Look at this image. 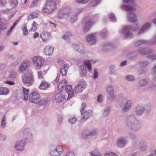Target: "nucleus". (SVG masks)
Wrapping results in <instances>:
<instances>
[{
    "instance_id": "obj_23",
    "label": "nucleus",
    "mask_w": 156,
    "mask_h": 156,
    "mask_svg": "<svg viewBox=\"0 0 156 156\" xmlns=\"http://www.w3.org/2000/svg\"><path fill=\"white\" fill-rule=\"evenodd\" d=\"M24 137L23 139L25 140L26 142V140L30 142L33 141L34 139V136L33 134L30 132H27V130H25L24 132L23 135Z\"/></svg>"
},
{
    "instance_id": "obj_49",
    "label": "nucleus",
    "mask_w": 156,
    "mask_h": 156,
    "mask_svg": "<svg viewBox=\"0 0 156 156\" xmlns=\"http://www.w3.org/2000/svg\"><path fill=\"white\" fill-rule=\"evenodd\" d=\"M11 6L13 8L16 7L18 4V0H9Z\"/></svg>"
},
{
    "instance_id": "obj_14",
    "label": "nucleus",
    "mask_w": 156,
    "mask_h": 156,
    "mask_svg": "<svg viewBox=\"0 0 156 156\" xmlns=\"http://www.w3.org/2000/svg\"><path fill=\"white\" fill-rule=\"evenodd\" d=\"M16 12V9L12 8V9H3L1 11L0 13L6 15L8 19L10 20L14 16Z\"/></svg>"
},
{
    "instance_id": "obj_41",
    "label": "nucleus",
    "mask_w": 156,
    "mask_h": 156,
    "mask_svg": "<svg viewBox=\"0 0 156 156\" xmlns=\"http://www.w3.org/2000/svg\"><path fill=\"white\" fill-rule=\"evenodd\" d=\"M67 84V80L66 79L63 80L60 83H59V85L57 84V89L59 90L60 88H62L64 86H66Z\"/></svg>"
},
{
    "instance_id": "obj_26",
    "label": "nucleus",
    "mask_w": 156,
    "mask_h": 156,
    "mask_svg": "<svg viewBox=\"0 0 156 156\" xmlns=\"http://www.w3.org/2000/svg\"><path fill=\"white\" fill-rule=\"evenodd\" d=\"M40 37L43 42H46L51 38V35L50 33L44 31L42 32V34L40 35Z\"/></svg>"
},
{
    "instance_id": "obj_12",
    "label": "nucleus",
    "mask_w": 156,
    "mask_h": 156,
    "mask_svg": "<svg viewBox=\"0 0 156 156\" xmlns=\"http://www.w3.org/2000/svg\"><path fill=\"white\" fill-rule=\"evenodd\" d=\"M86 86V82L84 80H80L77 85L75 88V92L76 93L81 92L85 88Z\"/></svg>"
},
{
    "instance_id": "obj_3",
    "label": "nucleus",
    "mask_w": 156,
    "mask_h": 156,
    "mask_svg": "<svg viewBox=\"0 0 156 156\" xmlns=\"http://www.w3.org/2000/svg\"><path fill=\"white\" fill-rule=\"evenodd\" d=\"M64 151L62 146L60 145H51L49 148L48 156H60L62 155Z\"/></svg>"
},
{
    "instance_id": "obj_42",
    "label": "nucleus",
    "mask_w": 156,
    "mask_h": 156,
    "mask_svg": "<svg viewBox=\"0 0 156 156\" xmlns=\"http://www.w3.org/2000/svg\"><path fill=\"white\" fill-rule=\"evenodd\" d=\"M9 73V77L12 79H15L16 78L17 76V73L16 72L13 71H10L9 72H8L6 73Z\"/></svg>"
},
{
    "instance_id": "obj_25",
    "label": "nucleus",
    "mask_w": 156,
    "mask_h": 156,
    "mask_svg": "<svg viewBox=\"0 0 156 156\" xmlns=\"http://www.w3.org/2000/svg\"><path fill=\"white\" fill-rule=\"evenodd\" d=\"M94 23V21L90 19L88 20L85 24L83 29V31L84 32L88 31Z\"/></svg>"
},
{
    "instance_id": "obj_22",
    "label": "nucleus",
    "mask_w": 156,
    "mask_h": 156,
    "mask_svg": "<svg viewBox=\"0 0 156 156\" xmlns=\"http://www.w3.org/2000/svg\"><path fill=\"white\" fill-rule=\"evenodd\" d=\"M65 90L68 96L67 100L72 97L74 95L73 89L71 85H67L65 87Z\"/></svg>"
},
{
    "instance_id": "obj_59",
    "label": "nucleus",
    "mask_w": 156,
    "mask_h": 156,
    "mask_svg": "<svg viewBox=\"0 0 156 156\" xmlns=\"http://www.w3.org/2000/svg\"><path fill=\"white\" fill-rule=\"evenodd\" d=\"M40 0H33L32 2V4L30 5V7H33L34 6H37V3L40 1Z\"/></svg>"
},
{
    "instance_id": "obj_51",
    "label": "nucleus",
    "mask_w": 156,
    "mask_h": 156,
    "mask_svg": "<svg viewBox=\"0 0 156 156\" xmlns=\"http://www.w3.org/2000/svg\"><path fill=\"white\" fill-rule=\"evenodd\" d=\"M77 120L76 118L74 116H72L69 118V122L71 124H75Z\"/></svg>"
},
{
    "instance_id": "obj_21",
    "label": "nucleus",
    "mask_w": 156,
    "mask_h": 156,
    "mask_svg": "<svg viewBox=\"0 0 156 156\" xmlns=\"http://www.w3.org/2000/svg\"><path fill=\"white\" fill-rule=\"evenodd\" d=\"M73 46L74 48L80 54H84L85 48L83 44L80 43L74 44L73 45Z\"/></svg>"
},
{
    "instance_id": "obj_58",
    "label": "nucleus",
    "mask_w": 156,
    "mask_h": 156,
    "mask_svg": "<svg viewBox=\"0 0 156 156\" xmlns=\"http://www.w3.org/2000/svg\"><path fill=\"white\" fill-rule=\"evenodd\" d=\"M7 3V0H0V7H5Z\"/></svg>"
},
{
    "instance_id": "obj_57",
    "label": "nucleus",
    "mask_w": 156,
    "mask_h": 156,
    "mask_svg": "<svg viewBox=\"0 0 156 156\" xmlns=\"http://www.w3.org/2000/svg\"><path fill=\"white\" fill-rule=\"evenodd\" d=\"M105 156H119L114 152H108L105 154Z\"/></svg>"
},
{
    "instance_id": "obj_15",
    "label": "nucleus",
    "mask_w": 156,
    "mask_h": 156,
    "mask_svg": "<svg viewBox=\"0 0 156 156\" xmlns=\"http://www.w3.org/2000/svg\"><path fill=\"white\" fill-rule=\"evenodd\" d=\"M114 48L113 44L110 42H106L103 43L101 47V51L104 52L112 51Z\"/></svg>"
},
{
    "instance_id": "obj_62",
    "label": "nucleus",
    "mask_w": 156,
    "mask_h": 156,
    "mask_svg": "<svg viewBox=\"0 0 156 156\" xmlns=\"http://www.w3.org/2000/svg\"><path fill=\"white\" fill-rule=\"evenodd\" d=\"M103 100V96L101 94H99L98 95L97 100L98 102H101Z\"/></svg>"
},
{
    "instance_id": "obj_1",
    "label": "nucleus",
    "mask_w": 156,
    "mask_h": 156,
    "mask_svg": "<svg viewBox=\"0 0 156 156\" xmlns=\"http://www.w3.org/2000/svg\"><path fill=\"white\" fill-rule=\"evenodd\" d=\"M61 2L60 0H47L43 6L42 11L45 14L52 13L57 9V4Z\"/></svg>"
},
{
    "instance_id": "obj_40",
    "label": "nucleus",
    "mask_w": 156,
    "mask_h": 156,
    "mask_svg": "<svg viewBox=\"0 0 156 156\" xmlns=\"http://www.w3.org/2000/svg\"><path fill=\"white\" fill-rule=\"evenodd\" d=\"M84 64L86 66V67H87L88 70L89 72H90L92 69L91 64L89 60H85L84 61Z\"/></svg>"
},
{
    "instance_id": "obj_2",
    "label": "nucleus",
    "mask_w": 156,
    "mask_h": 156,
    "mask_svg": "<svg viewBox=\"0 0 156 156\" xmlns=\"http://www.w3.org/2000/svg\"><path fill=\"white\" fill-rule=\"evenodd\" d=\"M126 125L129 129L134 132L138 131L140 128L139 122L133 116H129L128 117Z\"/></svg>"
},
{
    "instance_id": "obj_17",
    "label": "nucleus",
    "mask_w": 156,
    "mask_h": 156,
    "mask_svg": "<svg viewBox=\"0 0 156 156\" xmlns=\"http://www.w3.org/2000/svg\"><path fill=\"white\" fill-rule=\"evenodd\" d=\"M145 109V108L144 105L141 104H138L136 107L135 113L137 115L141 116L143 114Z\"/></svg>"
},
{
    "instance_id": "obj_16",
    "label": "nucleus",
    "mask_w": 156,
    "mask_h": 156,
    "mask_svg": "<svg viewBox=\"0 0 156 156\" xmlns=\"http://www.w3.org/2000/svg\"><path fill=\"white\" fill-rule=\"evenodd\" d=\"M127 142L128 140L126 138L121 136L117 138L116 145L119 147L123 148L126 145Z\"/></svg>"
},
{
    "instance_id": "obj_18",
    "label": "nucleus",
    "mask_w": 156,
    "mask_h": 156,
    "mask_svg": "<svg viewBox=\"0 0 156 156\" xmlns=\"http://www.w3.org/2000/svg\"><path fill=\"white\" fill-rule=\"evenodd\" d=\"M80 111L82 115V120L83 121H86L92 114V111L90 109L86 110L84 112L82 110Z\"/></svg>"
},
{
    "instance_id": "obj_52",
    "label": "nucleus",
    "mask_w": 156,
    "mask_h": 156,
    "mask_svg": "<svg viewBox=\"0 0 156 156\" xmlns=\"http://www.w3.org/2000/svg\"><path fill=\"white\" fill-rule=\"evenodd\" d=\"M90 131L88 130H84L82 133V135L83 137L86 138L88 136H90Z\"/></svg>"
},
{
    "instance_id": "obj_37",
    "label": "nucleus",
    "mask_w": 156,
    "mask_h": 156,
    "mask_svg": "<svg viewBox=\"0 0 156 156\" xmlns=\"http://www.w3.org/2000/svg\"><path fill=\"white\" fill-rule=\"evenodd\" d=\"M23 95L24 96V100L27 101L28 99L29 90L23 87Z\"/></svg>"
},
{
    "instance_id": "obj_44",
    "label": "nucleus",
    "mask_w": 156,
    "mask_h": 156,
    "mask_svg": "<svg viewBox=\"0 0 156 156\" xmlns=\"http://www.w3.org/2000/svg\"><path fill=\"white\" fill-rule=\"evenodd\" d=\"M149 63L148 60H142L139 62V65L141 67H145L147 66Z\"/></svg>"
},
{
    "instance_id": "obj_19",
    "label": "nucleus",
    "mask_w": 156,
    "mask_h": 156,
    "mask_svg": "<svg viewBox=\"0 0 156 156\" xmlns=\"http://www.w3.org/2000/svg\"><path fill=\"white\" fill-rule=\"evenodd\" d=\"M127 18L128 20L133 23H136L137 21L136 14L133 12H129L127 14Z\"/></svg>"
},
{
    "instance_id": "obj_24",
    "label": "nucleus",
    "mask_w": 156,
    "mask_h": 156,
    "mask_svg": "<svg viewBox=\"0 0 156 156\" xmlns=\"http://www.w3.org/2000/svg\"><path fill=\"white\" fill-rule=\"evenodd\" d=\"M54 52V48L52 46H47L44 50V53L45 55L48 56H51Z\"/></svg>"
},
{
    "instance_id": "obj_7",
    "label": "nucleus",
    "mask_w": 156,
    "mask_h": 156,
    "mask_svg": "<svg viewBox=\"0 0 156 156\" xmlns=\"http://www.w3.org/2000/svg\"><path fill=\"white\" fill-rule=\"evenodd\" d=\"M31 61L36 69H39L43 66L44 60L43 58L39 56H36L34 57Z\"/></svg>"
},
{
    "instance_id": "obj_38",
    "label": "nucleus",
    "mask_w": 156,
    "mask_h": 156,
    "mask_svg": "<svg viewBox=\"0 0 156 156\" xmlns=\"http://www.w3.org/2000/svg\"><path fill=\"white\" fill-rule=\"evenodd\" d=\"M111 108L110 106H107L105 108L103 113V116L104 117L108 116L109 114Z\"/></svg>"
},
{
    "instance_id": "obj_31",
    "label": "nucleus",
    "mask_w": 156,
    "mask_h": 156,
    "mask_svg": "<svg viewBox=\"0 0 156 156\" xmlns=\"http://www.w3.org/2000/svg\"><path fill=\"white\" fill-rule=\"evenodd\" d=\"M50 84L44 80L42 81L39 87V88L42 90H45L49 87Z\"/></svg>"
},
{
    "instance_id": "obj_50",
    "label": "nucleus",
    "mask_w": 156,
    "mask_h": 156,
    "mask_svg": "<svg viewBox=\"0 0 156 156\" xmlns=\"http://www.w3.org/2000/svg\"><path fill=\"white\" fill-rule=\"evenodd\" d=\"M110 73L111 74L115 75L116 74V70L114 66L111 65L109 66Z\"/></svg>"
},
{
    "instance_id": "obj_46",
    "label": "nucleus",
    "mask_w": 156,
    "mask_h": 156,
    "mask_svg": "<svg viewBox=\"0 0 156 156\" xmlns=\"http://www.w3.org/2000/svg\"><path fill=\"white\" fill-rule=\"evenodd\" d=\"M99 34L102 37H105L108 34L107 30L106 29H103L99 32Z\"/></svg>"
},
{
    "instance_id": "obj_48",
    "label": "nucleus",
    "mask_w": 156,
    "mask_h": 156,
    "mask_svg": "<svg viewBox=\"0 0 156 156\" xmlns=\"http://www.w3.org/2000/svg\"><path fill=\"white\" fill-rule=\"evenodd\" d=\"M108 17L110 21L112 22H116L117 21L115 14L112 12L109 13L108 15Z\"/></svg>"
},
{
    "instance_id": "obj_27",
    "label": "nucleus",
    "mask_w": 156,
    "mask_h": 156,
    "mask_svg": "<svg viewBox=\"0 0 156 156\" xmlns=\"http://www.w3.org/2000/svg\"><path fill=\"white\" fill-rule=\"evenodd\" d=\"M138 51L141 54L143 55H149L153 52V50L152 49L143 47L140 48L138 49Z\"/></svg>"
},
{
    "instance_id": "obj_39",
    "label": "nucleus",
    "mask_w": 156,
    "mask_h": 156,
    "mask_svg": "<svg viewBox=\"0 0 156 156\" xmlns=\"http://www.w3.org/2000/svg\"><path fill=\"white\" fill-rule=\"evenodd\" d=\"M38 13L37 12H32L30 13L28 16L27 19L28 20L37 18L38 16Z\"/></svg>"
},
{
    "instance_id": "obj_8",
    "label": "nucleus",
    "mask_w": 156,
    "mask_h": 156,
    "mask_svg": "<svg viewBox=\"0 0 156 156\" xmlns=\"http://www.w3.org/2000/svg\"><path fill=\"white\" fill-rule=\"evenodd\" d=\"M106 90L108 94L109 95L108 98L109 100L112 101L116 99V96L114 93V89L111 84H109L107 85Z\"/></svg>"
},
{
    "instance_id": "obj_32",
    "label": "nucleus",
    "mask_w": 156,
    "mask_h": 156,
    "mask_svg": "<svg viewBox=\"0 0 156 156\" xmlns=\"http://www.w3.org/2000/svg\"><path fill=\"white\" fill-rule=\"evenodd\" d=\"M79 72L80 75L82 76H85L87 74V68L85 65H81L80 68Z\"/></svg>"
},
{
    "instance_id": "obj_63",
    "label": "nucleus",
    "mask_w": 156,
    "mask_h": 156,
    "mask_svg": "<svg viewBox=\"0 0 156 156\" xmlns=\"http://www.w3.org/2000/svg\"><path fill=\"white\" fill-rule=\"evenodd\" d=\"M89 0H76V2L79 3H81L82 4L87 3L89 1Z\"/></svg>"
},
{
    "instance_id": "obj_13",
    "label": "nucleus",
    "mask_w": 156,
    "mask_h": 156,
    "mask_svg": "<svg viewBox=\"0 0 156 156\" xmlns=\"http://www.w3.org/2000/svg\"><path fill=\"white\" fill-rule=\"evenodd\" d=\"M97 34H91L86 37V40L87 43L90 45H95L97 42Z\"/></svg>"
},
{
    "instance_id": "obj_61",
    "label": "nucleus",
    "mask_w": 156,
    "mask_h": 156,
    "mask_svg": "<svg viewBox=\"0 0 156 156\" xmlns=\"http://www.w3.org/2000/svg\"><path fill=\"white\" fill-rule=\"evenodd\" d=\"M101 0H92L91 4L92 6H95L101 2Z\"/></svg>"
},
{
    "instance_id": "obj_33",
    "label": "nucleus",
    "mask_w": 156,
    "mask_h": 156,
    "mask_svg": "<svg viewBox=\"0 0 156 156\" xmlns=\"http://www.w3.org/2000/svg\"><path fill=\"white\" fill-rule=\"evenodd\" d=\"M10 91L7 87H0V95H6L9 94Z\"/></svg>"
},
{
    "instance_id": "obj_11",
    "label": "nucleus",
    "mask_w": 156,
    "mask_h": 156,
    "mask_svg": "<svg viewBox=\"0 0 156 156\" xmlns=\"http://www.w3.org/2000/svg\"><path fill=\"white\" fill-rule=\"evenodd\" d=\"M132 27L130 26H127L124 27L122 30L119 31V34H124V37L127 38H131L133 37V34L131 32Z\"/></svg>"
},
{
    "instance_id": "obj_54",
    "label": "nucleus",
    "mask_w": 156,
    "mask_h": 156,
    "mask_svg": "<svg viewBox=\"0 0 156 156\" xmlns=\"http://www.w3.org/2000/svg\"><path fill=\"white\" fill-rule=\"evenodd\" d=\"M8 25L7 23L0 22V30L6 29Z\"/></svg>"
},
{
    "instance_id": "obj_5",
    "label": "nucleus",
    "mask_w": 156,
    "mask_h": 156,
    "mask_svg": "<svg viewBox=\"0 0 156 156\" xmlns=\"http://www.w3.org/2000/svg\"><path fill=\"white\" fill-rule=\"evenodd\" d=\"M22 81L23 83L27 85H31L33 83L34 79L32 72L28 71L22 76Z\"/></svg>"
},
{
    "instance_id": "obj_28",
    "label": "nucleus",
    "mask_w": 156,
    "mask_h": 156,
    "mask_svg": "<svg viewBox=\"0 0 156 156\" xmlns=\"http://www.w3.org/2000/svg\"><path fill=\"white\" fill-rule=\"evenodd\" d=\"M66 95H64L61 93H57L55 96V100L57 102L61 103L64 101L66 98Z\"/></svg>"
},
{
    "instance_id": "obj_34",
    "label": "nucleus",
    "mask_w": 156,
    "mask_h": 156,
    "mask_svg": "<svg viewBox=\"0 0 156 156\" xmlns=\"http://www.w3.org/2000/svg\"><path fill=\"white\" fill-rule=\"evenodd\" d=\"M149 41L148 40H140L136 41L135 43V45L136 47H138L143 44H148Z\"/></svg>"
},
{
    "instance_id": "obj_6",
    "label": "nucleus",
    "mask_w": 156,
    "mask_h": 156,
    "mask_svg": "<svg viewBox=\"0 0 156 156\" xmlns=\"http://www.w3.org/2000/svg\"><path fill=\"white\" fill-rule=\"evenodd\" d=\"M30 101L32 103L40 104H45L47 102V100L44 102L40 99V96L39 94L36 91H33L31 93L29 96Z\"/></svg>"
},
{
    "instance_id": "obj_10",
    "label": "nucleus",
    "mask_w": 156,
    "mask_h": 156,
    "mask_svg": "<svg viewBox=\"0 0 156 156\" xmlns=\"http://www.w3.org/2000/svg\"><path fill=\"white\" fill-rule=\"evenodd\" d=\"M151 26V23L150 22H147L140 27L136 32L137 35H140L147 31Z\"/></svg>"
},
{
    "instance_id": "obj_53",
    "label": "nucleus",
    "mask_w": 156,
    "mask_h": 156,
    "mask_svg": "<svg viewBox=\"0 0 156 156\" xmlns=\"http://www.w3.org/2000/svg\"><path fill=\"white\" fill-rule=\"evenodd\" d=\"M149 41L148 44L151 45H154L156 44V34L154 36L152 39L150 40H148Z\"/></svg>"
},
{
    "instance_id": "obj_56",
    "label": "nucleus",
    "mask_w": 156,
    "mask_h": 156,
    "mask_svg": "<svg viewBox=\"0 0 156 156\" xmlns=\"http://www.w3.org/2000/svg\"><path fill=\"white\" fill-rule=\"evenodd\" d=\"M6 118L5 115H4L2 121L1 123V127L2 128H5L6 126Z\"/></svg>"
},
{
    "instance_id": "obj_36",
    "label": "nucleus",
    "mask_w": 156,
    "mask_h": 156,
    "mask_svg": "<svg viewBox=\"0 0 156 156\" xmlns=\"http://www.w3.org/2000/svg\"><path fill=\"white\" fill-rule=\"evenodd\" d=\"M121 9L126 11H134L135 9L133 7L128 5H122L121 6Z\"/></svg>"
},
{
    "instance_id": "obj_4",
    "label": "nucleus",
    "mask_w": 156,
    "mask_h": 156,
    "mask_svg": "<svg viewBox=\"0 0 156 156\" xmlns=\"http://www.w3.org/2000/svg\"><path fill=\"white\" fill-rule=\"evenodd\" d=\"M121 102L119 106L123 112H127L131 108L133 102L130 100H127V98L125 96H122L120 98Z\"/></svg>"
},
{
    "instance_id": "obj_45",
    "label": "nucleus",
    "mask_w": 156,
    "mask_h": 156,
    "mask_svg": "<svg viewBox=\"0 0 156 156\" xmlns=\"http://www.w3.org/2000/svg\"><path fill=\"white\" fill-rule=\"evenodd\" d=\"M125 79L129 81H133L135 80L134 76L132 75H127L125 76Z\"/></svg>"
},
{
    "instance_id": "obj_60",
    "label": "nucleus",
    "mask_w": 156,
    "mask_h": 156,
    "mask_svg": "<svg viewBox=\"0 0 156 156\" xmlns=\"http://www.w3.org/2000/svg\"><path fill=\"white\" fill-rule=\"evenodd\" d=\"M62 38L65 40L67 42L69 43L70 41V39L68 36H67L65 34L62 36Z\"/></svg>"
},
{
    "instance_id": "obj_20",
    "label": "nucleus",
    "mask_w": 156,
    "mask_h": 156,
    "mask_svg": "<svg viewBox=\"0 0 156 156\" xmlns=\"http://www.w3.org/2000/svg\"><path fill=\"white\" fill-rule=\"evenodd\" d=\"M30 65V62L29 60H26L22 62L19 68V71L22 73L26 70Z\"/></svg>"
},
{
    "instance_id": "obj_47",
    "label": "nucleus",
    "mask_w": 156,
    "mask_h": 156,
    "mask_svg": "<svg viewBox=\"0 0 156 156\" xmlns=\"http://www.w3.org/2000/svg\"><path fill=\"white\" fill-rule=\"evenodd\" d=\"M38 24L34 21H33L32 25L31 28L30 29V31H35L37 30V26Z\"/></svg>"
},
{
    "instance_id": "obj_64",
    "label": "nucleus",
    "mask_w": 156,
    "mask_h": 156,
    "mask_svg": "<svg viewBox=\"0 0 156 156\" xmlns=\"http://www.w3.org/2000/svg\"><path fill=\"white\" fill-rule=\"evenodd\" d=\"M148 58L152 60H156V54L150 55L148 56Z\"/></svg>"
},
{
    "instance_id": "obj_43",
    "label": "nucleus",
    "mask_w": 156,
    "mask_h": 156,
    "mask_svg": "<svg viewBox=\"0 0 156 156\" xmlns=\"http://www.w3.org/2000/svg\"><path fill=\"white\" fill-rule=\"evenodd\" d=\"M91 156H102L101 153L97 150H94L90 152Z\"/></svg>"
},
{
    "instance_id": "obj_55",
    "label": "nucleus",
    "mask_w": 156,
    "mask_h": 156,
    "mask_svg": "<svg viewBox=\"0 0 156 156\" xmlns=\"http://www.w3.org/2000/svg\"><path fill=\"white\" fill-rule=\"evenodd\" d=\"M147 83V80L145 79H143L140 80L139 83V85L140 86H144L146 85Z\"/></svg>"
},
{
    "instance_id": "obj_35",
    "label": "nucleus",
    "mask_w": 156,
    "mask_h": 156,
    "mask_svg": "<svg viewBox=\"0 0 156 156\" xmlns=\"http://www.w3.org/2000/svg\"><path fill=\"white\" fill-rule=\"evenodd\" d=\"M69 15V12H65L63 11H59L58 14V17L59 19L66 18Z\"/></svg>"
},
{
    "instance_id": "obj_29",
    "label": "nucleus",
    "mask_w": 156,
    "mask_h": 156,
    "mask_svg": "<svg viewBox=\"0 0 156 156\" xmlns=\"http://www.w3.org/2000/svg\"><path fill=\"white\" fill-rule=\"evenodd\" d=\"M139 147L141 152H143L147 150V144L144 140H143L140 142Z\"/></svg>"
},
{
    "instance_id": "obj_30",
    "label": "nucleus",
    "mask_w": 156,
    "mask_h": 156,
    "mask_svg": "<svg viewBox=\"0 0 156 156\" xmlns=\"http://www.w3.org/2000/svg\"><path fill=\"white\" fill-rule=\"evenodd\" d=\"M69 67L68 64H65L62 66L60 70L61 73L63 76H66L67 74V71Z\"/></svg>"
},
{
    "instance_id": "obj_9",
    "label": "nucleus",
    "mask_w": 156,
    "mask_h": 156,
    "mask_svg": "<svg viewBox=\"0 0 156 156\" xmlns=\"http://www.w3.org/2000/svg\"><path fill=\"white\" fill-rule=\"evenodd\" d=\"M26 144V142L24 139H21L17 140L14 145L15 149L19 151H22L24 150V147Z\"/></svg>"
}]
</instances>
